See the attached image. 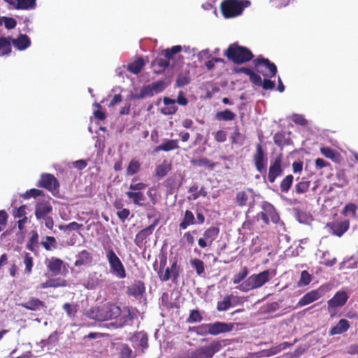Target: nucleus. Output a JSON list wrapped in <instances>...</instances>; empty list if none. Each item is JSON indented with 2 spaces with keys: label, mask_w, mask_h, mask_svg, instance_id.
Instances as JSON below:
<instances>
[{
  "label": "nucleus",
  "mask_w": 358,
  "mask_h": 358,
  "mask_svg": "<svg viewBox=\"0 0 358 358\" xmlns=\"http://www.w3.org/2000/svg\"><path fill=\"white\" fill-rule=\"evenodd\" d=\"M350 327V324L348 320L341 319L339 320L338 324L331 328L330 331L331 335L341 334L348 331Z\"/></svg>",
  "instance_id": "nucleus-25"
},
{
  "label": "nucleus",
  "mask_w": 358,
  "mask_h": 358,
  "mask_svg": "<svg viewBox=\"0 0 358 358\" xmlns=\"http://www.w3.org/2000/svg\"><path fill=\"white\" fill-rule=\"evenodd\" d=\"M178 148L177 140H166L155 148V151L169 152Z\"/></svg>",
  "instance_id": "nucleus-30"
},
{
  "label": "nucleus",
  "mask_w": 358,
  "mask_h": 358,
  "mask_svg": "<svg viewBox=\"0 0 358 358\" xmlns=\"http://www.w3.org/2000/svg\"><path fill=\"white\" fill-rule=\"evenodd\" d=\"M152 65L155 66L157 65L161 69L159 70V71L162 70H164L166 68H167L169 65V62L167 59H164L162 58L156 59L153 62Z\"/></svg>",
  "instance_id": "nucleus-62"
},
{
  "label": "nucleus",
  "mask_w": 358,
  "mask_h": 358,
  "mask_svg": "<svg viewBox=\"0 0 358 358\" xmlns=\"http://www.w3.org/2000/svg\"><path fill=\"white\" fill-rule=\"evenodd\" d=\"M231 139L233 143L242 144L244 141V136L236 128L231 134Z\"/></svg>",
  "instance_id": "nucleus-54"
},
{
  "label": "nucleus",
  "mask_w": 358,
  "mask_h": 358,
  "mask_svg": "<svg viewBox=\"0 0 358 358\" xmlns=\"http://www.w3.org/2000/svg\"><path fill=\"white\" fill-rule=\"evenodd\" d=\"M348 296L345 292H338L334 296L332 299L328 301V310L331 311V309L336 307L343 306L347 301Z\"/></svg>",
  "instance_id": "nucleus-16"
},
{
  "label": "nucleus",
  "mask_w": 358,
  "mask_h": 358,
  "mask_svg": "<svg viewBox=\"0 0 358 358\" xmlns=\"http://www.w3.org/2000/svg\"><path fill=\"white\" fill-rule=\"evenodd\" d=\"M311 281V276L306 271H303L301 273L300 280L298 282V286L302 287L308 285Z\"/></svg>",
  "instance_id": "nucleus-48"
},
{
  "label": "nucleus",
  "mask_w": 358,
  "mask_h": 358,
  "mask_svg": "<svg viewBox=\"0 0 358 358\" xmlns=\"http://www.w3.org/2000/svg\"><path fill=\"white\" fill-rule=\"evenodd\" d=\"M23 263L25 266V273L30 274L32 271L33 258L29 253H25L23 256Z\"/></svg>",
  "instance_id": "nucleus-45"
},
{
  "label": "nucleus",
  "mask_w": 358,
  "mask_h": 358,
  "mask_svg": "<svg viewBox=\"0 0 358 358\" xmlns=\"http://www.w3.org/2000/svg\"><path fill=\"white\" fill-rule=\"evenodd\" d=\"M281 163L282 159L280 156L276 157L275 160L271 162L268 174V180L270 182H273L277 177L280 176L282 174Z\"/></svg>",
  "instance_id": "nucleus-15"
},
{
  "label": "nucleus",
  "mask_w": 358,
  "mask_h": 358,
  "mask_svg": "<svg viewBox=\"0 0 358 358\" xmlns=\"http://www.w3.org/2000/svg\"><path fill=\"white\" fill-rule=\"evenodd\" d=\"M38 185L48 189L54 194L58 192L59 182L55 176L51 174L41 175Z\"/></svg>",
  "instance_id": "nucleus-11"
},
{
  "label": "nucleus",
  "mask_w": 358,
  "mask_h": 358,
  "mask_svg": "<svg viewBox=\"0 0 358 358\" xmlns=\"http://www.w3.org/2000/svg\"><path fill=\"white\" fill-rule=\"evenodd\" d=\"M158 275L162 281H167L172 278L176 279L178 275L176 262H173L170 268L168 267L164 271L160 269L158 272Z\"/></svg>",
  "instance_id": "nucleus-17"
},
{
  "label": "nucleus",
  "mask_w": 358,
  "mask_h": 358,
  "mask_svg": "<svg viewBox=\"0 0 358 358\" xmlns=\"http://www.w3.org/2000/svg\"><path fill=\"white\" fill-rule=\"evenodd\" d=\"M257 71L265 78H271L275 75L277 68L273 63L267 59H257L255 61Z\"/></svg>",
  "instance_id": "nucleus-7"
},
{
  "label": "nucleus",
  "mask_w": 358,
  "mask_h": 358,
  "mask_svg": "<svg viewBox=\"0 0 358 358\" xmlns=\"http://www.w3.org/2000/svg\"><path fill=\"white\" fill-rule=\"evenodd\" d=\"M253 160L257 170L259 173H262L265 170L267 158L260 144H257L256 146V152L253 157Z\"/></svg>",
  "instance_id": "nucleus-12"
},
{
  "label": "nucleus",
  "mask_w": 358,
  "mask_h": 358,
  "mask_svg": "<svg viewBox=\"0 0 358 358\" xmlns=\"http://www.w3.org/2000/svg\"><path fill=\"white\" fill-rule=\"evenodd\" d=\"M290 345H291L289 343L283 342L279 345L273 346L269 349H266V350H264L261 351L259 352L260 356L266 357H271L273 355H275L280 352L282 350L286 349L287 348H288Z\"/></svg>",
  "instance_id": "nucleus-20"
},
{
  "label": "nucleus",
  "mask_w": 358,
  "mask_h": 358,
  "mask_svg": "<svg viewBox=\"0 0 358 358\" xmlns=\"http://www.w3.org/2000/svg\"><path fill=\"white\" fill-rule=\"evenodd\" d=\"M92 262V256L87 250H83L76 257L75 262L76 266H80L89 264Z\"/></svg>",
  "instance_id": "nucleus-26"
},
{
  "label": "nucleus",
  "mask_w": 358,
  "mask_h": 358,
  "mask_svg": "<svg viewBox=\"0 0 358 358\" xmlns=\"http://www.w3.org/2000/svg\"><path fill=\"white\" fill-rule=\"evenodd\" d=\"M13 45L19 50H24L30 46L29 38L25 34H20L16 39L13 40Z\"/></svg>",
  "instance_id": "nucleus-22"
},
{
  "label": "nucleus",
  "mask_w": 358,
  "mask_h": 358,
  "mask_svg": "<svg viewBox=\"0 0 358 358\" xmlns=\"http://www.w3.org/2000/svg\"><path fill=\"white\" fill-rule=\"evenodd\" d=\"M238 0H225L221 3V11L226 18L234 17L241 13Z\"/></svg>",
  "instance_id": "nucleus-8"
},
{
  "label": "nucleus",
  "mask_w": 358,
  "mask_h": 358,
  "mask_svg": "<svg viewBox=\"0 0 358 358\" xmlns=\"http://www.w3.org/2000/svg\"><path fill=\"white\" fill-rule=\"evenodd\" d=\"M26 208H27V206L25 205H22L20 207H19L18 208H17L13 213L14 217L20 218V219L24 218V217H27L26 216Z\"/></svg>",
  "instance_id": "nucleus-64"
},
{
  "label": "nucleus",
  "mask_w": 358,
  "mask_h": 358,
  "mask_svg": "<svg viewBox=\"0 0 358 358\" xmlns=\"http://www.w3.org/2000/svg\"><path fill=\"white\" fill-rule=\"evenodd\" d=\"M190 264L196 270L199 275L204 272V264L201 260L196 258L192 259L190 260Z\"/></svg>",
  "instance_id": "nucleus-42"
},
{
  "label": "nucleus",
  "mask_w": 358,
  "mask_h": 358,
  "mask_svg": "<svg viewBox=\"0 0 358 358\" xmlns=\"http://www.w3.org/2000/svg\"><path fill=\"white\" fill-rule=\"evenodd\" d=\"M235 117L236 115L228 109H226L224 111L217 112L215 115V118L217 120L229 121L233 120Z\"/></svg>",
  "instance_id": "nucleus-37"
},
{
  "label": "nucleus",
  "mask_w": 358,
  "mask_h": 358,
  "mask_svg": "<svg viewBox=\"0 0 358 358\" xmlns=\"http://www.w3.org/2000/svg\"><path fill=\"white\" fill-rule=\"evenodd\" d=\"M350 223L348 220H344L334 224L332 227L333 234L337 236H341L348 229Z\"/></svg>",
  "instance_id": "nucleus-29"
},
{
  "label": "nucleus",
  "mask_w": 358,
  "mask_h": 358,
  "mask_svg": "<svg viewBox=\"0 0 358 358\" xmlns=\"http://www.w3.org/2000/svg\"><path fill=\"white\" fill-rule=\"evenodd\" d=\"M145 66V62L142 58H138L134 62L128 65V70L134 74H138L141 72L143 67Z\"/></svg>",
  "instance_id": "nucleus-33"
},
{
  "label": "nucleus",
  "mask_w": 358,
  "mask_h": 358,
  "mask_svg": "<svg viewBox=\"0 0 358 358\" xmlns=\"http://www.w3.org/2000/svg\"><path fill=\"white\" fill-rule=\"evenodd\" d=\"M157 224V221H155L152 224L142 229L136 235L134 242L136 245L140 246L143 244L145 238L152 233Z\"/></svg>",
  "instance_id": "nucleus-19"
},
{
  "label": "nucleus",
  "mask_w": 358,
  "mask_h": 358,
  "mask_svg": "<svg viewBox=\"0 0 358 358\" xmlns=\"http://www.w3.org/2000/svg\"><path fill=\"white\" fill-rule=\"evenodd\" d=\"M52 210V206L48 201L45 199L39 200L36 205L35 209L36 219L39 220H42L43 217L48 216Z\"/></svg>",
  "instance_id": "nucleus-13"
},
{
  "label": "nucleus",
  "mask_w": 358,
  "mask_h": 358,
  "mask_svg": "<svg viewBox=\"0 0 358 358\" xmlns=\"http://www.w3.org/2000/svg\"><path fill=\"white\" fill-rule=\"evenodd\" d=\"M20 306L31 310H37L44 306L43 301L36 298H31L25 303H20Z\"/></svg>",
  "instance_id": "nucleus-27"
},
{
  "label": "nucleus",
  "mask_w": 358,
  "mask_h": 358,
  "mask_svg": "<svg viewBox=\"0 0 358 358\" xmlns=\"http://www.w3.org/2000/svg\"><path fill=\"white\" fill-rule=\"evenodd\" d=\"M63 308L66 312V313L69 317L72 318V317H75L76 313L77 312V309L75 306H73L70 303H66L63 306Z\"/></svg>",
  "instance_id": "nucleus-56"
},
{
  "label": "nucleus",
  "mask_w": 358,
  "mask_h": 358,
  "mask_svg": "<svg viewBox=\"0 0 358 358\" xmlns=\"http://www.w3.org/2000/svg\"><path fill=\"white\" fill-rule=\"evenodd\" d=\"M155 94L152 91L151 85L144 86L140 91L139 94L132 95L133 99H143L148 96H152Z\"/></svg>",
  "instance_id": "nucleus-38"
},
{
  "label": "nucleus",
  "mask_w": 358,
  "mask_h": 358,
  "mask_svg": "<svg viewBox=\"0 0 358 358\" xmlns=\"http://www.w3.org/2000/svg\"><path fill=\"white\" fill-rule=\"evenodd\" d=\"M220 343L213 342L207 346L198 348L192 353L190 358H211L220 350Z\"/></svg>",
  "instance_id": "nucleus-9"
},
{
  "label": "nucleus",
  "mask_w": 358,
  "mask_h": 358,
  "mask_svg": "<svg viewBox=\"0 0 358 358\" xmlns=\"http://www.w3.org/2000/svg\"><path fill=\"white\" fill-rule=\"evenodd\" d=\"M357 265V260L354 257L345 259L341 264V268H343L345 266L350 268H356Z\"/></svg>",
  "instance_id": "nucleus-49"
},
{
  "label": "nucleus",
  "mask_w": 358,
  "mask_h": 358,
  "mask_svg": "<svg viewBox=\"0 0 358 358\" xmlns=\"http://www.w3.org/2000/svg\"><path fill=\"white\" fill-rule=\"evenodd\" d=\"M120 313L121 309L119 306L112 303H107L101 307L91 308L87 315L92 320L106 321L117 317Z\"/></svg>",
  "instance_id": "nucleus-1"
},
{
  "label": "nucleus",
  "mask_w": 358,
  "mask_h": 358,
  "mask_svg": "<svg viewBox=\"0 0 358 358\" xmlns=\"http://www.w3.org/2000/svg\"><path fill=\"white\" fill-rule=\"evenodd\" d=\"M219 234V229L216 227H210L203 234V237L209 242H212L217 238Z\"/></svg>",
  "instance_id": "nucleus-40"
},
{
  "label": "nucleus",
  "mask_w": 358,
  "mask_h": 358,
  "mask_svg": "<svg viewBox=\"0 0 358 358\" xmlns=\"http://www.w3.org/2000/svg\"><path fill=\"white\" fill-rule=\"evenodd\" d=\"M234 328L231 323H225L222 322H216L214 323L205 324L198 328L201 333L209 334L210 335H218L223 333L231 331Z\"/></svg>",
  "instance_id": "nucleus-5"
},
{
  "label": "nucleus",
  "mask_w": 358,
  "mask_h": 358,
  "mask_svg": "<svg viewBox=\"0 0 358 358\" xmlns=\"http://www.w3.org/2000/svg\"><path fill=\"white\" fill-rule=\"evenodd\" d=\"M144 289L143 285L141 282H138L128 287L127 293L129 295L138 296L143 294Z\"/></svg>",
  "instance_id": "nucleus-34"
},
{
  "label": "nucleus",
  "mask_w": 358,
  "mask_h": 358,
  "mask_svg": "<svg viewBox=\"0 0 358 358\" xmlns=\"http://www.w3.org/2000/svg\"><path fill=\"white\" fill-rule=\"evenodd\" d=\"M262 211L257 215V219L261 217L266 224H268L270 220L274 224L279 223L280 217L273 205L264 201L262 204Z\"/></svg>",
  "instance_id": "nucleus-6"
},
{
  "label": "nucleus",
  "mask_w": 358,
  "mask_h": 358,
  "mask_svg": "<svg viewBox=\"0 0 358 358\" xmlns=\"http://www.w3.org/2000/svg\"><path fill=\"white\" fill-rule=\"evenodd\" d=\"M248 274V271L246 267H243L240 272L234 275L233 278V282L234 284H239L243 281Z\"/></svg>",
  "instance_id": "nucleus-47"
},
{
  "label": "nucleus",
  "mask_w": 358,
  "mask_h": 358,
  "mask_svg": "<svg viewBox=\"0 0 358 358\" xmlns=\"http://www.w3.org/2000/svg\"><path fill=\"white\" fill-rule=\"evenodd\" d=\"M42 193V191L37 189H31L28 191H27L25 193H24L22 196L25 199H28L31 197H36Z\"/></svg>",
  "instance_id": "nucleus-59"
},
{
  "label": "nucleus",
  "mask_w": 358,
  "mask_h": 358,
  "mask_svg": "<svg viewBox=\"0 0 358 358\" xmlns=\"http://www.w3.org/2000/svg\"><path fill=\"white\" fill-rule=\"evenodd\" d=\"M329 255H330V254L327 251L322 252V259H323L322 263L326 266H331L335 264V263L336 262V259L333 258L332 259H329Z\"/></svg>",
  "instance_id": "nucleus-60"
},
{
  "label": "nucleus",
  "mask_w": 358,
  "mask_h": 358,
  "mask_svg": "<svg viewBox=\"0 0 358 358\" xmlns=\"http://www.w3.org/2000/svg\"><path fill=\"white\" fill-rule=\"evenodd\" d=\"M192 164L198 166H207L213 169L215 166V164L213 163L208 159L203 157L198 159H193L191 161Z\"/></svg>",
  "instance_id": "nucleus-46"
},
{
  "label": "nucleus",
  "mask_w": 358,
  "mask_h": 358,
  "mask_svg": "<svg viewBox=\"0 0 358 358\" xmlns=\"http://www.w3.org/2000/svg\"><path fill=\"white\" fill-rule=\"evenodd\" d=\"M120 355L121 358H134L135 357L132 350L126 344L121 345Z\"/></svg>",
  "instance_id": "nucleus-43"
},
{
  "label": "nucleus",
  "mask_w": 358,
  "mask_h": 358,
  "mask_svg": "<svg viewBox=\"0 0 358 358\" xmlns=\"http://www.w3.org/2000/svg\"><path fill=\"white\" fill-rule=\"evenodd\" d=\"M193 224H194V214L189 210H186L183 220L180 224V228L182 229H185L188 226Z\"/></svg>",
  "instance_id": "nucleus-35"
},
{
  "label": "nucleus",
  "mask_w": 358,
  "mask_h": 358,
  "mask_svg": "<svg viewBox=\"0 0 358 358\" xmlns=\"http://www.w3.org/2000/svg\"><path fill=\"white\" fill-rule=\"evenodd\" d=\"M325 287L321 286L317 289L312 290L306 293L303 297L300 299L298 302V306H305L308 305L323 296L326 293Z\"/></svg>",
  "instance_id": "nucleus-10"
},
{
  "label": "nucleus",
  "mask_w": 358,
  "mask_h": 358,
  "mask_svg": "<svg viewBox=\"0 0 358 358\" xmlns=\"http://www.w3.org/2000/svg\"><path fill=\"white\" fill-rule=\"evenodd\" d=\"M42 245L46 250H50L52 249L56 248L57 243H56V240L54 237L47 236L46 241L43 242Z\"/></svg>",
  "instance_id": "nucleus-55"
},
{
  "label": "nucleus",
  "mask_w": 358,
  "mask_h": 358,
  "mask_svg": "<svg viewBox=\"0 0 358 358\" xmlns=\"http://www.w3.org/2000/svg\"><path fill=\"white\" fill-rule=\"evenodd\" d=\"M154 94H158L162 92L165 87V83L163 81H157L151 84Z\"/></svg>",
  "instance_id": "nucleus-58"
},
{
  "label": "nucleus",
  "mask_w": 358,
  "mask_h": 358,
  "mask_svg": "<svg viewBox=\"0 0 358 358\" xmlns=\"http://www.w3.org/2000/svg\"><path fill=\"white\" fill-rule=\"evenodd\" d=\"M231 296L226 295L224 296L223 300L217 302V309L219 311H225L228 310L231 305Z\"/></svg>",
  "instance_id": "nucleus-39"
},
{
  "label": "nucleus",
  "mask_w": 358,
  "mask_h": 358,
  "mask_svg": "<svg viewBox=\"0 0 358 358\" xmlns=\"http://www.w3.org/2000/svg\"><path fill=\"white\" fill-rule=\"evenodd\" d=\"M11 52V43L10 38H0V56L8 55Z\"/></svg>",
  "instance_id": "nucleus-32"
},
{
  "label": "nucleus",
  "mask_w": 358,
  "mask_h": 358,
  "mask_svg": "<svg viewBox=\"0 0 358 358\" xmlns=\"http://www.w3.org/2000/svg\"><path fill=\"white\" fill-rule=\"evenodd\" d=\"M106 257L110 266V272L115 277L122 279L126 277V271L123 264L110 245H104Z\"/></svg>",
  "instance_id": "nucleus-3"
},
{
  "label": "nucleus",
  "mask_w": 358,
  "mask_h": 358,
  "mask_svg": "<svg viewBox=\"0 0 358 358\" xmlns=\"http://www.w3.org/2000/svg\"><path fill=\"white\" fill-rule=\"evenodd\" d=\"M310 187V182L302 180L296 185V192L299 194L306 192Z\"/></svg>",
  "instance_id": "nucleus-52"
},
{
  "label": "nucleus",
  "mask_w": 358,
  "mask_h": 358,
  "mask_svg": "<svg viewBox=\"0 0 358 358\" xmlns=\"http://www.w3.org/2000/svg\"><path fill=\"white\" fill-rule=\"evenodd\" d=\"M141 163L138 160L132 159L127 166V174L128 176H132L136 173L139 171Z\"/></svg>",
  "instance_id": "nucleus-41"
},
{
  "label": "nucleus",
  "mask_w": 358,
  "mask_h": 358,
  "mask_svg": "<svg viewBox=\"0 0 358 358\" xmlns=\"http://www.w3.org/2000/svg\"><path fill=\"white\" fill-rule=\"evenodd\" d=\"M45 264L52 273L57 275L61 271L63 262L60 259L51 257L50 259H46Z\"/></svg>",
  "instance_id": "nucleus-21"
},
{
  "label": "nucleus",
  "mask_w": 358,
  "mask_h": 358,
  "mask_svg": "<svg viewBox=\"0 0 358 358\" xmlns=\"http://www.w3.org/2000/svg\"><path fill=\"white\" fill-rule=\"evenodd\" d=\"M3 23L8 29H13L17 24L15 20L12 17H3Z\"/></svg>",
  "instance_id": "nucleus-63"
},
{
  "label": "nucleus",
  "mask_w": 358,
  "mask_h": 358,
  "mask_svg": "<svg viewBox=\"0 0 358 358\" xmlns=\"http://www.w3.org/2000/svg\"><path fill=\"white\" fill-rule=\"evenodd\" d=\"M182 50V47L180 45H175L171 48H167L165 50V56L168 60H170L173 58V55L180 52Z\"/></svg>",
  "instance_id": "nucleus-53"
},
{
  "label": "nucleus",
  "mask_w": 358,
  "mask_h": 358,
  "mask_svg": "<svg viewBox=\"0 0 358 358\" xmlns=\"http://www.w3.org/2000/svg\"><path fill=\"white\" fill-rule=\"evenodd\" d=\"M127 196L132 199L133 202L140 206H143V201L145 200L144 194L141 192H127Z\"/></svg>",
  "instance_id": "nucleus-31"
},
{
  "label": "nucleus",
  "mask_w": 358,
  "mask_h": 358,
  "mask_svg": "<svg viewBox=\"0 0 358 358\" xmlns=\"http://www.w3.org/2000/svg\"><path fill=\"white\" fill-rule=\"evenodd\" d=\"M66 285V282L64 280L61 278L56 279H50L46 282L41 283L38 288L40 289H46L48 287H65Z\"/></svg>",
  "instance_id": "nucleus-28"
},
{
  "label": "nucleus",
  "mask_w": 358,
  "mask_h": 358,
  "mask_svg": "<svg viewBox=\"0 0 358 358\" xmlns=\"http://www.w3.org/2000/svg\"><path fill=\"white\" fill-rule=\"evenodd\" d=\"M10 8L15 10L32 9L36 6V0H3Z\"/></svg>",
  "instance_id": "nucleus-14"
},
{
  "label": "nucleus",
  "mask_w": 358,
  "mask_h": 358,
  "mask_svg": "<svg viewBox=\"0 0 358 358\" xmlns=\"http://www.w3.org/2000/svg\"><path fill=\"white\" fill-rule=\"evenodd\" d=\"M201 320L202 317L199 312L198 310H193L191 311L187 320L189 322H201Z\"/></svg>",
  "instance_id": "nucleus-61"
},
{
  "label": "nucleus",
  "mask_w": 358,
  "mask_h": 358,
  "mask_svg": "<svg viewBox=\"0 0 358 358\" xmlns=\"http://www.w3.org/2000/svg\"><path fill=\"white\" fill-rule=\"evenodd\" d=\"M236 198L238 204L240 206H243L254 201V192L252 189H247L238 192Z\"/></svg>",
  "instance_id": "nucleus-18"
},
{
  "label": "nucleus",
  "mask_w": 358,
  "mask_h": 358,
  "mask_svg": "<svg viewBox=\"0 0 358 358\" xmlns=\"http://www.w3.org/2000/svg\"><path fill=\"white\" fill-rule=\"evenodd\" d=\"M82 227H83V224H78L76 222H72L69 223V224H66L64 226H61L59 228H60V229L64 230V231H66V230L76 231V230L80 229Z\"/></svg>",
  "instance_id": "nucleus-57"
},
{
  "label": "nucleus",
  "mask_w": 358,
  "mask_h": 358,
  "mask_svg": "<svg viewBox=\"0 0 358 358\" xmlns=\"http://www.w3.org/2000/svg\"><path fill=\"white\" fill-rule=\"evenodd\" d=\"M273 275L270 270H266L259 273L251 275L241 283L237 288L243 292H248L251 289L261 287L268 282Z\"/></svg>",
  "instance_id": "nucleus-2"
},
{
  "label": "nucleus",
  "mask_w": 358,
  "mask_h": 358,
  "mask_svg": "<svg viewBox=\"0 0 358 358\" xmlns=\"http://www.w3.org/2000/svg\"><path fill=\"white\" fill-rule=\"evenodd\" d=\"M294 178L292 175L287 176L280 183V189L282 192H287L290 189Z\"/></svg>",
  "instance_id": "nucleus-44"
},
{
  "label": "nucleus",
  "mask_w": 358,
  "mask_h": 358,
  "mask_svg": "<svg viewBox=\"0 0 358 358\" xmlns=\"http://www.w3.org/2000/svg\"><path fill=\"white\" fill-rule=\"evenodd\" d=\"M356 210H357V206L354 203H348L345 206L343 213L345 216L355 217L356 215Z\"/></svg>",
  "instance_id": "nucleus-50"
},
{
  "label": "nucleus",
  "mask_w": 358,
  "mask_h": 358,
  "mask_svg": "<svg viewBox=\"0 0 358 358\" xmlns=\"http://www.w3.org/2000/svg\"><path fill=\"white\" fill-rule=\"evenodd\" d=\"M227 55L229 59L238 64L250 61L253 57L248 49L236 45H230L228 48Z\"/></svg>",
  "instance_id": "nucleus-4"
},
{
  "label": "nucleus",
  "mask_w": 358,
  "mask_h": 358,
  "mask_svg": "<svg viewBox=\"0 0 358 358\" xmlns=\"http://www.w3.org/2000/svg\"><path fill=\"white\" fill-rule=\"evenodd\" d=\"M170 170L171 164L165 160L156 167L155 173L158 177H164Z\"/></svg>",
  "instance_id": "nucleus-36"
},
{
  "label": "nucleus",
  "mask_w": 358,
  "mask_h": 358,
  "mask_svg": "<svg viewBox=\"0 0 358 358\" xmlns=\"http://www.w3.org/2000/svg\"><path fill=\"white\" fill-rule=\"evenodd\" d=\"M189 81L190 77L189 73H185L178 76L176 83L178 87H183L187 85Z\"/></svg>",
  "instance_id": "nucleus-51"
},
{
  "label": "nucleus",
  "mask_w": 358,
  "mask_h": 358,
  "mask_svg": "<svg viewBox=\"0 0 358 358\" xmlns=\"http://www.w3.org/2000/svg\"><path fill=\"white\" fill-rule=\"evenodd\" d=\"M131 342L135 347L146 348L148 347L147 335L143 332H138L132 336Z\"/></svg>",
  "instance_id": "nucleus-24"
},
{
  "label": "nucleus",
  "mask_w": 358,
  "mask_h": 358,
  "mask_svg": "<svg viewBox=\"0 0 358 358\" xmlns=\"http://www.w3.org/2000/svg\"><path fill=\"white\" fill-rule=\"evenodd\" d=\"M163 102L166 106L161 109V113L164 115H172L177 111V106H176V100L169 97H164Z\"/></svg>",
  "instance_id": "nucleus-23"
}]
</instances>
